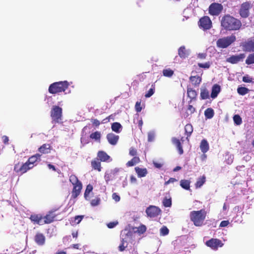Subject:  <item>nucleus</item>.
<instances>
[{
	"label": "nucleus",
	"mask_w": 254,
	"mask_h": 254,
	"mask_svg": "<svg viewBox=\"0 0 254 254\" xmlns=\"http://www.w3.org/2000/svg\"><path fill=\"white\" fill-rule=\"evenodd\" d=\"M221 24L225 29L230 31L239 30L242 26L240 20L228 14L222 17Z\"/></svg>",
	"instance_id": "1"
},
{
	"label": "nucleus",
	"mask_w": 254,
	"mask_h": 254,
	"mask_svg": "<svg viewBox=\"0 0 254 254\" xmlns=\"http://www.w3.org/2000/svg\"><path fill=\"white\" fill-rule=\"evenodd\" d=\"M206 213L204 210L192 211L190 213V219L195 226L200 227L203 224Z\"/></svg>",
	"instance_id": "2"
},
{
	"label": "nucleus",
	"mask_w": 254,
	"mask_h": 254,
	"mask_svg": "<svg viewBox=\"0 0 254 254\" xmlns=\"http://www.w3.org/2000/svg\"><path fill=\"white\" fill-rule=\"evenodd\" d=\"M69 85V83L66 80L56 82L50 84L49 87L48 91L52 94L64 92L67 89Z\"/></svg>",
	"instance_id": "3"
},
{
	"label": "nucleus",
	"mask_w": 254,
	"mask_h": 254,
	"mask_svg": "<svg viewBox=\"0 0 254 254\" xmlns=\"http://www.w3.org/2000/svg\"><path fill=\"white\" fill-rule=\"evenodd\" d=\"M134 233L131 231L125 230L121 235V244L119 246L120 251L123 252L127 247L128 243H132Z\"/></svg>",
	"instance_id": "4"
},
{
	"label": "nucleus",
	"mask_w": 254,
	"mask_h": 254,
	"mask_svg": "<svg viewBox=\"0 0 254 254\" xmlns=\"http://www.w3.org/2000/svg\"><path fill=\"white\" fill-rule=\"evenodd\" d=\"M236 40L234 34L219 38L216 41V46L219 48L225 49L228 48Z\"/></svg>",
	"instance_id": "5"
},
{
	"label": "nucleus",
	"mask_w": 254,
	"mask_h": 254,
	"mask_svg": "<svg viewBox=\"0 0 254 254\" xmlns=\"http://www.w3.org/2000/svg\"><path fill=\"white\" fill-rule=\"evenodd\" d=\"M252 7L251 2H243L240 6L239 14L242 18H247L250 14V9Z\"/></svg>",
	"instance_id": "6"
},
{
	"label": "nucleus",
	"mask_w": 254,
	"mask_h": 254,
	"mask_svg": "<svg viewBox=\"0 0 254 254\" xmlns=\"http://www.w3.org/2000/svg\"><path fill=\"white\" fill-rule=\"evenodd\" d=\"M122 171L121 168H115L106 172L104 178L106 184H108L111 181L115 180L120 171Z\"/></svg>",
	"instance_id": "7"
},
{
	"label": "nucleus",
	"mask_w": 254,
	"mask_h": 254,
	"mask_svg": "<svg viewBox=\"0 0 254 254\" xmlns=\"http://www.w3.org/2000/svg\"><path fill=\"white\" fill-rule=\"evenodd\" d=\"M51 117L53 123H58L61 120L62 109L59 106H54L51 110Z\"/></svg>",
	"instance_id": "8"
},
{
	"label": "nucleus",
	"mask_w": 254,
	"mask_h": 254,
	"mask_svg": "<svg viewBox=\"0 0 254 254\" xmlns=\"http://www.w3.org/2000/svg\"><path fill=\"white\" fill-rule=\"evenodd\" d=\"M145 212L148 217L154 218L160 214L161 210L157 206L150 205L146 209Z\"/></svg>",
	"instance_id": "9"
},
{
	"label": "nucleus",
	"mask_w": 254,
	"mask_h": 254,
	"mask_svg": "<svg viewBox=\"0 0 254 254\" xmlns=\"http://www.w3.org/2000/svg\"><path fill=\"white\" fill-rule=\"evenodd\" d=\"M205 245L213 250H217L218 248L223 246V243L218 239L211 238L205 242Z\"/></svg>",
	"instance_id": "10"
},
{
	"label": "nucleus",
	"mask_w": 254,
	"mask_h": 254,
	"mask_svg": "<svg viewBox=\"0 0 254 254\" xmlns=\"http://www.w3.org/2000/svg\"><path fill=\"white\" fill-rule=\"evenodd\" d=\"M223 6L221 4L213 3L209 7V12L212 15H218L221 12Z\"/></svg>",
	"instance_id": "11"
},
{
	"label": "nucleus",
	"mask_w": 254,
	"mask_h": 254,
	"mask_svg": "<svg viewBox=\"0 0 254 254\" xmlns=\"http://www.w3.org/2000/svg\"><path fill=\"white\" fill-rule=\"evenodd\" d=\"M199 26L203 30H208L211 28L212 22L209 17L204 16L200 19Z\"/></svg>",
	"instance_id": "12"
},
{
	"label": "nucleus",
	"mask_w": 254,
	"mask_h": 254,
	"mask_svg": "<svg viewBox=\"0 0 254 254\" xmlns=\"http://www.w3.org/2000/svg\"><path fill=\"white\" fill-rule=\"evenodd\" d=\"M246 57L245 54L233 55L227 59L226 61L232 64H236L240 62L243 61Z\"/></svg>",
	"instance_id": "13"
},
{
	"label": "nucleus",
	"mask_w": 254,
	"mask_h": 254,
	"mask_svg": "<svg viewBox=\"0 0 254 254\" xmlns=\"http://www.w3.org/2000/svg\"><path fill=\"white\" fill-rule=\"evenodd\" d=\"M33 167V166L30 165V164L26 162L25 163L22 164L20 168H19L18 165H16L14 167V170L16 172L20 173L22 174Z\"/></svg>",
	"instance_id": "14"
},
{
	"label": "nucleus",
	"mask_w": 254,
	"mask_h": 254,
	"mask_svg": "<svg viewBox=\"0 0 254 254\" xmlns=\"http://www.w3.org/2000/svg\"><path fill=\"white\" fill-rule=\"evenodd\" d=\"M30 219L34 224L40 225L44 224V220L41 214H31L30 217Z\"/></svg>",
	"instance_id": "15"
},
{
	"label": "nucleus",
	"mask_w": 254,
	"mask_h": 254,
	"mask_svg": "<svg viewBox=\"0 0 254 254\" xmlns=\"http://www.w3.org/2000/svg\"><path fill=\"white\" fill-rule=\"evenodd\" d=\"M178 52V55L181 58L185 59L190 55V50L187 49L185 46H182L179 48Z\"/></svg>",
	"instance_id": "16"
},
{
	"label": "nucleus",
	"mask_w": 254,
	"mask_h": 254,
	"mask_svg": "<svg viewBox=\"0 0 254 254\" xmlns=\"http://www.w3.org/2000/svg\"><path fill=\"white\" fill-rule=\"evenodd\" d=\"M119 136L113 133H108L107 135V139L110 144L113 145H116L119 140Z\"/></svg>",
	"instance_id": "17"
},
{
	"label": "nucleus",
	"mask_w": 254,
	"mask_h": 254,
	"mask_svg": "<svg viewBox=\"0 0 254 254\" xmlns=\"http://www.w3.org/2000/svg\"><path fill=\"white\" fill-rule=\"evenodd\" d=\"M244 50L246 52H254V41L250 40L244 43Z\"/></svg>",
	"instance_id": "18"
},
{
	"label": "nucleus",
	"mask_w": 254,
	"mask_h": 254,
	"mask_svg": "<svg viewBox=\"0 0 254 254\" xmlns=\"http://www.w3.org/2000/svg\"><path fill=\"white\" fill-rule=\"evenodd\" d=\"M34 240L38 245L42 246L45 244V237L43 234L38 233L35 236Z\"/></svg>",
	"instance_id": "19"
},
{
	"label": "nucleus",
	"mask_w": 254,
	"mask_h": 254,
	"mask_svg": "<svg viewBox=\"0 0 254 254\" xmlns=\"http://www.w3.org/2000/svg\"><path fill=\"white\" fill-rule=\"evenodd\" d=\"M82 188V185L81 182L78 183V184L75 185H73V189L72 192L73 197L75 198L80 194Z\"/></svg>",
	"instance_id": "20"
},
{
	"label": "nucleus",
	"mask_w": 254,
	"mask_h": 254,
	"mask_svg": "<svg viewBox=\"0 0 254 254\" xmlns=\"http://www.w3.org/2000/svg\"><path fill=\"white\" fill-rule=\"evenodd\" d=\"M221 91L220 86L215 84L212 87L210 96L212 99L216 98Z\"/></svg>",
	"instance_id": "21"
},
{
	"label": "nucleus",
	"mask_w": 254,
	"mask_h": 254,
	"mask_svg": "<svg viewBox=\"0 0 254 254\" xmlns=\"http://www.w3.org/2000/svg\"><path fill=\"white\" fill-rule=\"evenodd\" d=\"M199 147L201 152L203 154L206 153L209 149V143L205 139L201 140Z\"/></svg>",
	"instance_id": "22"
},
{
	"label": "nucleus",
	"mask_w": 254,
	"mask_h": 254,
	"mask_svg": "<svg viewBox=\"0 0 254 254\" xmlns=\"http://www.w3.org/2000/svg\"><path fill=\"white\" fill-rule=\"evenodd\" d=\"M98 157L101 161H111L110 157L105 152L100 151L98 153Z\"/></svg>",
	"instance_id": "23"
},
{
	"label": "nucleus",
	"mask_w": 254,
	"mask_h": 254,
	"mask_svg": "<svg viewBox=\"0 0 254 254\" xmlns=\"http://www.w3.org/2000/svg\"><path fill=\"white\" fill-rule=\"evenodd\" d=\"M135 171L139 178L144 177L148 173V171L146 168H141L139 167L135 168Z\"/></svg>",
	"instance_id": "24"
},
{
	"label": "nucleus",
	"mask_w": 254,
	"mask_h": 254,
	"mask_svg": "<svg viewBox=\"0 0 254 254\" xmlns=\"http://www.w3.org/2000/svg\"><path fill=\"white\" fill-rule=\"evenodd\" d=\"M52 213L53 212L50 211L49 214H47L44 217H43L44 220V224H50L54 221L55 216L53 215Z\"/></svg>",
	"instance_id": "25"
},
{
	"label": "nucleus",
	"mask_w": 254,
	"mask_h": 254,
	"mask_svg": "<svg viewBox=\"0 0 254 254\" xmlns=\"http://www.w3.org/2000/svg\"><path fill=\"white\" fill-rule=\"evenodd\" d=\"M200 98L203 100L209 98V92L205 87H202L200 88Z\"/></svg>",
	"instance_id": "26"
},
{
	"label": "nucleus",
	"mask_w": 254,
	"mask_h": 254,
	"mask_svg": "<svg viewBox=\"0 0 254 254\" xmlns=\"http://www.w3.org/2000/svg\"><path fill=\"white\" fill-rule=\"evenodd\" d=\"M190 79L192 84L195 86L198 85L201 81V78L199 75L191 76Z\"/></svg>",
	"instance_id": "27"
},
{
	"label": "nucleus",
	"mask_w": 254,
	"mask_h": 254,
	"mask_svg": "<svg viewBox=\"0 0 254 254\" xmlns=\"http://www.w3.org/2000/svg\"><path fill=\"white\" fill-rule=\"evenodd\" d=\"M111 128L116 133H120L122 129V125L118 122H115L112 124Z\"/></svg>",
	"instance_id": "28"
},
{
	"label": "nucleus",
	"mask_w": 254,
	"mask_h": 254,
	"mask_svg": "<svg viewBox=\"0 0 254 254\" xmlns=\"http://www.w3.org/2000/svg\"><path fill=\"white\" fill-rule=\"evenodd\" d=\"M190 182L187 180H182L180 181L181 187L186 190H190Z\"/></svg>",
	"instance_id": "29"
},
{
	"label": "nucleus",
	"mask_w": 254,
	"mask_h": 254,
	"mask_svg": "<svg viewBox=\"0 0 254 254\" xmlns=\"http://www.w3.org/2000/svg\"><path fill=\"white\" fill-rule=\"evenodd\" d=\"M41 155L39 154H36L35 155H33L30 157L27 161V162L31 166H33V164L35 162H36L38 160L40 159Z\"/></svg>",
	"instance_id": "30"
},
{
	"label": "nucleus",
	"mask_w": 254,
	"mask_h": 254,
	"mask_svg": "<svg viewBox=\"0 0 254 254\" xmlns=\"http://www.w3.org/2000/svg\"><path fill=\"white\" fill-rule=\"evenodd\" d=\"M50 145L49 144H44L39 148V151L43 154L48 153L50 152Z\"/></svg>",
	"instance_id": "31"
},
{
	"label": "nucleus",
	"mask_w": 254,
	"mask_h": 254,
	"mask_svg": "<svg viewBox=\"0 0 254 254\" xmlns=\"http://www.w3.org/2000/svg\"><path fill=\"white\" fill-rule=\"evenodd\" d=\"M214 115V110L210 108H207L204 111V115L206 118L210 119L212 118Z\"/></svg>",
	"instance_id": "32"
},
{
	"label": "nucleus",
	"mask_w": 254,
	"mask_h": 254,
	"mask_svg": "<svg viewBox=\"0 0 254 254\" xmlns=\"http://www.w3.org/2000/svg\"><path fill=\"white\" fill-rule=\"evenodd\" d=\"M185 130L186 131V134L187 135V138H188L191 135V133L193 131V127L192 125L189 124L186 125L185 127Z\"/></svg>",
	"instance_id": "33"
},
{
	"label": "nucleus",
	"mask_w": 254,
	"mask_h": 254,
	"mask_svg": "<svg viewBox=\"0 0 254 254\" xmlns=\"http://www.w3.org/2000/svg\"><path fill=\"white\" fill-rule=\"evenodd\" d=\"M139 161V158L137 157H134L131 160L128 161L127 163V167H131L136 165Z\"/></svg>",
	"instance_id": "34"
},
{
	"label": "nucleus",
	"mask_w": 254,
	"mask_h": 254,
	"mask_svg": "<svg viewBox=\"0 0 254 254\" xmlns=\"http://www.w3.org/2000/svg\"><path fill=\"white\" fill-rule=\"evenodd\" d=\"M187 93L188 97L190 98L191 99H193L195 98L197 95V93L195 90L191 88L188 89Z\"/></svg>",
	"instance_id": "35"
},
{
	"label": "nucleus",
	"mask_w": 254,
	"mask_h": 254,
	"mask_svg": "<svg viewBox=\"0 0 254 254\" xmlns=\"http://www.w3.org/2000/svg\"><path fill=\"white\" fill-rule=\"evenodd\" d=\"M91 165L95 170H97L98 171H101V163L99 161L93 160L91 162Z\"/></svg>",
	"instance_id": "36"
},
{
	"label": "nucleus",
	"mask_w": 254,
	"mask_h": 254,
	"mask_svg": "<svg viewBox=\"0 0 254 254\" xmlns=\"http://www.w3.org/2000/svg\"><path fill=\"white\" fill-rule=\"evenodd\" d=\"M135 229H136V230H134V232H137L140 235L143 234L146 231V227L144 225H141Z\"/></svg>",
	"instance_id": "37"
},
{
	"label": "nucleus",
	"mask_w": 254,
	"mask_h": 254,
	"mask_svg": "<svg viewBox=\"0 0 254 254\" xmlns=\"http://www.w3.org/2000/svg\"><path fill=\"white\" fill-rule=\"evenodd\" d=\"M155 137V131L151 130L148 132L147 140L149 142H152L154 140Z\"/></svg>",
	"instance_id": "38"
},
{
	"label": "nucleus",
	"mask_w": 254,
	"mask_h": 254,
	"mask_svg": "<svg viewBox=\"0 0 254 254\" xmlns=\"http://www.w3.org/2000/svg\"><path fill=\"white\" fill-rule=\"evenodd\" d=\"M233 121L235 125L239 126L242 123V120L239 115H235L233 117Z\"/></svg>",
	"instance_id": "39"
},
{
	"label": "nucleus",
	"mask_w": 254,
	"mask_h": 254,
	"mask_svg": "<svg viewBox=\"0 0 254 254\" xmlns=\"http://www.w3.org/2000/svg\"><path fill=\"white\" fill-rule=\"evenodd\" d=\"M249 89L246 87H240L237 89L238 93L241 95H245L248 93Z\"/></svg>",
	"instance_id": "40"
},
{
	"label": "nucleus",
	"mask_w": 254,
	"mask_h": 254,
	"mask_svg": "<svg viewBox=\"0 0 254 254\" xmlns=\"http://www.w3.org/2000/svg\"><path fill=\"white\" fill-rule=\"evenodd\" d=\"M69 181L73 186L81 182L78 180L77 177L74 175H72L69 177Z\"/></svg>",
	"instance_id": "41"
},
{
	"label": "nucleus",
	"mask_w": 254,
	"mask_h": 254,
	"mask_svg": "<svg viewBox=\"0 0 254 254\" xmlns=\"http://www.w3.org/2000/svg\"><path fill=\"white\" fill-rule=\"evenodd\" d=\"M174 74V71L170 68L165 69L163 70V74L166 77H171Z\"/></svg>",
	"instance_id": "42"
},
{
	"label": "nucleus",
	"mask_w": 254,
	"mask_h": 254,
	"mask_svg": "<svg viewBox=\"0 0 254 254\" xmlns=\"http://www.w3.org/2000/svg\"><path fill=\"white\" fill-rule=\"evenodd\" d=\"M246 64H254V53L250 54L246 60Z\"/></svg>",
	"instance_id": "43"
},
{
	"label": "nucleus",
	"mask_w": 254,
	"mask_h": 254,
	"mask_svg": "<svg viewBox=\"0 0 254 254\" xmlns=\"http://www.w3.org/2000/svg\"><path fill=\"white\" fill-rule=\"evenodd\" d=\"M93 190V187L91 185H88L87 186L85 192H84V197L86 199H87V197L90 192L92 191Z\"/></svg>",
	"instance_id": "44"
},
{
	"label": "nucleus",
	"mask_w": 254,
	"mask_h": 254,
	"mask_svg": "<svg viewBox=\"0 0 254 254\" xmlns=\"http://www.w3.org/2000/svg\"><path fill=\"white\" fill-rule=\"evenodd\" d=\"M163 204L165 207H169L172 205L171 198H167L165 197L163 200Z\"/></svg>",
	"instance_id": "45"
},
{
	"label": "nucleus",
	"mask_w": 254,
	"mask_h": 254,
	"mask_svg": "<svg viewBox=\"0 0 254 254\" xmlns=\"http://www.w3.org/2000/svg\"><path fill=\"white\" fill-rule=\"evenodd\" d=\"M205 181V178L203 177L202 178H199L195 184L196 188H200L204 183Z\"/></svg>",
	"instance_id": "46"
},
{
	"label": "nucleus",
	"mask_w": 254,
	"mask_h": 254,
	"mask_svg": "<svg viewBox=\"0 0 254 254\" xmlns=\"http://www.w3.org/2000/svg\"><path fill=\"white\" fill-rule=\"evenodd\" d=\"M154 91H155V87L153 85H152L151 88L145 94V97L146 98H149V97H151L154 93Z\"/></svg>",
	"instance_id": "47"
},
{
	"label": "nucleus",
	"mask_w": 254,
	"mask_h": 254,
	"mask_svg": "<svg viewBox=\"0 0 254 254\" xmlns=\"http://www.w3.org/2000/svg\"><path fill=\"white\" fill-rule=\"evenodd\" d=\"M169 231V229L166 226H163L160 229V235L162 236H166L168 234Z\"/></svg>",
	"instance_id": "48"
},
{
	"label": "nucleus",
	"mask_w": 254,
	"mask_h": 254,
	"mask_svg": "<svg viewBox=\"0 0 254 254\" xmlns=\"http://www.w3.org/2000/svg\"><path fill=\"white\" fill-rule=\"evenodd\" d=\"M90 136L92 139L97 140L100 138L101 135L98 131H96L94 133H91Z\"/></svg>",
	"instance_id": "49"
},
{
	"label": "nucleus",
	"mask_w": 254,
	"mask_h": 254,
	"mask_svg": "<svg viewBox=\"0 0 254 254\" xmlns=\"http://www.w3.org/2000/svg\"><path fill=\"white\" fill-rule=\"evenodd\" d=\"M198 66L200 68L208 69L210 66V62H206L205 63L202 64V63H198Z\"/></svg>",
	"instance_id": "50"
},
{
	"label": "nucleus",
	"mask_w": 254,
	"mask_h": 254,
	"mask_svg": "<svg viewBox=\"0 0 254 254\" xmlns=\"http://www.w3.org/2000/svg\"><path fill=\"white\" fill-rule=\"evenodd\" d=\"M100 202V198L99 197H97L95 199H92L91 201V204L93 206H96L99 204Z\"/></svg>",
	"instance_id": "51"
},
{
	"label": "nucleus",
	"mask_w": 254,
	"mask_h": 254,
	"mask_svg": "<svg viewBox=\"0 0 254 254\" xmlns=\"http://www.w3.org/2000/svg\"><path fill=\"white\" fill-rule=\"evenodd\" d=\"M135 110L137 112H140L142 110V107H141V102L137 101L136 102L135 105Z\"/></svg>",
	"instance_id": "52"
},
{
	"label": "nucleus",
	"mask_w": 254,
	"mask_h": 254,
	"mask_svg": "<svg viewBox=\"0 0 254 254\" xmlns=\"http://www.w3.org/2000/svg\"><path fill=\"white\" fill-rule=\"evenodd\" d=\"M243 81L246 83H251L252 82V78L248 75L244 76L243 77Z\"/></svg>",
	"instance_id": "53"
},
{
	"label": "nucleus",
	"mask_w": 254,
	"mask_h": 254,
	"mask_svg": "<svg viewBox=\"0 0 254 254\" xmlns=\"http://www.w3.org/2000/svg\"><path fill=\"white\" fill-rule=\"evenodd\" d=\"M83 218V216L82 215L76 216L74 218V221L77 224H78L81 222Z\"/></svg>",
	"instance_id": "54"
},
{
	"label": "nucleus",
	"mask_w": 254,
	"mask_h": 254,
	"mask_svg": "<svg viewBox=\"0 0 254 254\" xmlns=\"http://www.w3.org/2000/svg\"><path fill=\"white\" fill-rule=\"evenodd\" d=\"M112 198L116 202H119L120 200V196L116 193L113 194Z\"/></svg>",
	"instance_id": "55"
},
{
	"label": "nucleus",
	"mask_w": 254,
	"mask_h": 254,
	"mask_svg": "<svg viewBox=\"0 0 254 254\" xmlns=\"http://www.w3.org/2000/svg\"><path fill=\"white\" fill-rule=\"evenodd\" d=\"M229 224V222L227 220H223L221 222L220 227H224L227 226Z\"/></svg>",
	"instance_id": "56"
},
{
	"label": "nucleus",
	"mask_w": 254,
	"mask_h": 254,
	"mask_svg": "<svg viewBox=\"0 0 254 254\" xmlns=\"http://www.w3.org/2000/svg\"><path fill=\"white\" fill-rule=\"evenodd\" d=\"M172 141L173 143L176 146H179L181 144L180 140L176 138H173L172 139Z\"/></svg>",
	"instance_id": "57"
},
{
	"label": "nucleus",
	"mask_w": 254,
	"mask_h": 254,
	"mask_svg": "<svg viewBox=\"0 0 254 254\" xmlns=\"http://www.w3.org/2000/svg\"><path fill=\"white\" fill-rule=\"evenodd\" d=\"M118 224L117 222H110L107 224V226L109 228H113Z\"/></svg>",
	"instance_id": "58"
},
{
	"label": "nucleus",
	"mask_w": 254,
	"mask_h": 254,
	"mask_svg": "<svg viewBox=\"0 0 254 254\" xmlns=\"http://www.w3.org/2000/svg\"><path fill=\"white\" fill-rule=\"evenodd\" d=\"M177 181L178 180L177 179H176L175 178H171L169 179V180L168 181H167L165 183V185H167L169 184L173 183L175 182H177Z\"/></svg>",
	"instance_id": "59"
},
{
	"label": "nucleus",
	"mask_w": 254,
	"mask_h": 254,
	"mask_svg": "<svg viewBox=\"0 0 254 254\" xmlns=\"http://www.w3.org/2000/svg\"><path fill=\"white\" fill-rule=\"evenodd\" d=\"M136 154V150L133 148H130L129 149V155L134 156Z\"/></svg>",
	"instance_id": "60"
},
{
	"label": "nucleus",
	"mask_w": 254,
	"mask_h": 254,
	"mask_svg": "<svg viewBox=\"0 0 254 254\" xmlns=\"http://www.w3.org/2000/svg\"><path fill=\"white\" fill-rule=\"evenodd\" d=\"M233 159L234 157L233 155H230V156H229L228 158L226 159L227 163L228 164H231L233 162Z\"/></svg>",
	"instance_id": "61"
},
{
	"label": "nucleus",
	"mask_w": 254,
	"mask_h": 254,
	"mask_svg": "<svg viewBox=\"0 0 254 254\" xmlns=\"http://www.w3.org/2000/svg\"><path fill=\"white\" fill-rule=\"evenodd\" d=\"M153 163L155 167L158 169H160L163 166V164L161 163H157L154 161H153Z\"/></svg>",
	"instance_id": "62"
},
{
	"label": "nucleus",
	"mask_w": 254,
	"mask_h": 254,
	"mask_svg": "<svg viewBox=\"0 0 254 254\" xmlns=\"http://www.w3.org/2000/svg\"><path fill=\"white\" fill-rule=\"evenodd\" d=\"M206 57L205 53H199L197 55V57L201 59H205Z\"/></svg>",
	"instance_id": "63"
},
{
	"label": "nucleus",
	"mask_w": 254,
	"mask_h": 254,
	"mask_svg": "<svg viewBox=\"0 0 254 254\" xmlns=\"http://www.w3.org/2000/svg\"><path fill=\"white\" fill-rule=\"evenodd\" d=\"M178 151H179V153L180 154H182L184 152L183 151V148H182V146L181 145V143L180 144L179 146H176Z\"/></svg>",
	"instance_id": "64"
}]
</instances>
